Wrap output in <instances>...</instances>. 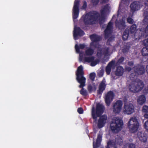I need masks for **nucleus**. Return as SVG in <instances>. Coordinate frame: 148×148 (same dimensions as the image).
<instances>
[{
	"label": "nucleus",
	"instance_id": "8",
	"mask_svg": "<svg viewBox=\"0 0 148 148\" xmlns=\"http://www.w3.org/2000/svg\"><path fill=\"white\" fill-rule=\"evenodd\" d=\"M134 111V107L133 104L130 103H125L124 105L123 112L127 114H131Z\"/></svg>",
	"mask_w": 148,
	"mask_h": 148
},
{
	"label": "nucleus",
	"instance_id": "33",
	"mask_svg": "<svg viewBox=\"0 0 148 148\" xmlns=\"http://www.w3.org/2000/svg\"><path fill=\"white\" fill-rule=\"evenodd\" d=\"M82 88L80 91V93L82 95L84 96H86L88 95V93L86 90H85L83 87H81Z\"/></svg>",
	"mask_w": 148,
	"mask_h": 148
},
{
	"label": "nucleus",
	"instance_id": "51",
	"mask_svg": "<svg viewBox=\"0 0 148 148\" xmlns=\"http://www.w3.org/2000/svg\"><path fill=\"white\" fill-rule=\"evenodd\" d=\"M144 92L145 93H148V86L145 88L144 90Z\"/></svg>",
	"mask_w": 148,
	"mask_h": 148
},
{
	"label": "nucleus",
	"instance_id": "38",
	"mask_svg": "<svg viewBox=\"0 0 148 148\" xmlns=\"http://www.w3.org/2000/svg\"><path fill=\"white\" fill-rule=\"evenodd\" d=\"M99 1V0H91V2L93 6L97 5Z\"/></svg>",
	"mask_w": 148,
	"mask_h": 148
},
{
	"label": "nucleus",
	"instance_id": "21",
	"mask_svg": "<svg viewBox=\"0 0 148 148\" xmlns=\"http://www.w3.org/2000/svg\"><path fill=\"white\" fill-rule=\"evenodd\" d=\"M106 87V85L105 82L102 81L100 84L99 89L97 91V93L99 95H101L103 91L105 90Z\"/></svg>",
	"mask_w": 148,
	"mask_h": 148
},
{
	"label": "nucleus",
	"instance_id": "55",
	"mask_svg": "<svg viewBox=\"0 0 148 148\" xmlns=\"http://www.w3.org/2000/svg\"><path fill=\"white\" fill-rule=\"evenodd\" d=\"M108 0H102V3H106L107 1H108Z\"/></svg>",
	"mask_w": 148,
	"mask_h": 148
},
{
	"label": "nucleus",
	"instance_id": "47",
	"mask_svg": "<svg viewBox=\"0 0 148 148\" xmlns=\"http://www.w3.org/2000/svg\"><path fill=\"white\" fill-rule=\"evenodd\" d=\"M128 148H135V145L133 143H130L128 144Z\"/></svg>",
	"mask_w": 148,
	"mask_h": 148
},
{
	"label": "nucleus",
	"instance_id": "31",
	"mask_svg": "<svg viewBox=\"0 0 148 148\" xmlns=\"http://www.w3.org/2000/svg\"><path fill=\"white\" fill-rule=\"evenodd\" d=\"M95 60V57L91 56L88 57H85L84 58V60L85 62L88 63L91 62Z\"/></svg>",
	"mask_w": 148,
	"mask_h": 148
},
{
	"label": "nucleus",
	"instance_id": "14",
	"mask_svg": "<svg viewBox=\"0 0 148 148\" xmlns=\"http://www.w3.org/2000/svg\"><path fill=\"white\" fill-rule=\"evenodd\" d=\"M85 34L83 31L79 27L75 28L73 31V36L75 40L77 39V36H82Z\"/></svg>",
	"mask_w": 148,
	"mask_h": 148
},
{
	"label": "nucleus",
	"instance_id": "23",
	"mask_svg": "<svg viewBox=\"0 0 148 148\" xmlns=\"http://www.w3.org/2000/svg\"><path fill=\"white\" fill-rule=\"evenodd\" d=\"M115 61L112 60L108 64L106 68V72L108 75L110 74L112 67L114 65Z\"/></svg>",
	"mask_w": 148,
	"mask_h": 148
},
{
	"label": "nucleus",
	"instance_id": "30",
	"mask_svg": "<svg viewBox=\"0 0 148 148\" xmlns=\"http://www.w3.org/2000/svg\"><path fill=\"white\" fill-rule=\"evenodd\" d=\"M141 53L143 56L148 55V47H144L142 49Z\"/></svg>",
	"mask_w": 148,
	"mask_h": 148
},
{
	"label": "nucleus",
	"instance_id": "41",
	"mask_svg": "<svg viewBox=\"0 0 148 148\" xmlns=\"http://www.w3.org/2000/svg\"><path fill=\"white\" fill-rule=\"evenodd\" d=\"M143 112H145L146 113L148 112V106H144L142 109Z\"/></svg>",
	"mask_w": 148,
	"mask_h": 148
},
{
	"label": "nucleus",
	"instance_id": "53",
	"mask_svg": "<svg viewBox=\"0 0 148 148\" xmlns=\"http://www.w3.org/2000/svg\"><path fill=\"white\" fill-rule=\"evenodd\" d=\"M133 76H134V77H133V78H135V77H135L136 76L134 75V74L133 73H131V74L130 75V78H131V77H133Z\"/></svg>",
	"mask_w": 148,
	"mask_h": 148
},
{
	"label": "nucleus",
	"instance_id": "32",
	"mask_svg": "<svg viewBox=\"0 0 148 148\" xmlns=\"http://www.w3.org/2000/svg\"><path fill=\"white\" fill-rule=\"evenodd\" d=\"M96 88L95 85H92L91 84H89L88 86V90L90 92H91L93 90H95Z\"/></svg>",
	"mask_w": 148,
	"mask_h": 148
},
{
	"label": "nucleus",
	"instance_id": "25",
	"mask_svg": "<svg viewBox=\"0 0 148 148\" xmlns=\"http://www.w3.org/2000/svg\"><path fill=\"white\" fill-rule=\"evenodd\" d=\"M94 52V50L91 47L87 48L85 51V55L86 56H91Z\"/></svg>",
	"mask_w": 148,
	"mask_h": 148
},
{
	"label": "nucleus",
	"instance_id": "56",
	"mask_svg": "<svg viewBox=\"0 0 148 148\" xmlns=\"http://www.w3.org/2000/svg\"><path fill=\"white\" fill-rule=\"evenodd\" d=\"M146 70L147 72V74H148V65H147L146 67Z\"/></svg>",
	"mask_w": 148,
	"mask_h": 148
},
{
	"label": "nucleus",
	"instance_id": "35",
	"mask_svg": "<svg viewBox=\"0 0 148 148\" xmlns=\"http://www.w3.org/2000/svg\"><path fill=\"white\" fill-rule=\"evenodd\" d=\"M109 48L108 47H105L103 49V54L106 56H107L109 53Z\"/></svg>",
	"mask_w": 148,
	"mask_h": 148
},
{
	"label": "nucleus",
	"instance_id": "10",
	"mask_svg": "<svg viewBox=\"0 0 148 148\" xmlns=\"http://www.w3.org/2000/svg\"><path fill=\"white\" fill-rule=\"evenodd\" d=\"M125 72V70L123 67L121 66H117L116 70L114 72L115 76L111 74V77L113 79H116L118 77H117L116 76H117L118 77L122 76Z\"/></svg>",
	"mask_w": 148,
	"mask_h": 148
},
{
	"label": "nucleus",
	"instance_id": "57",
	"mask_svg": "<svg viewBox=\"0 0 148 148\" xmlns=\"http://www.w3.org/2000/svg\"><path fill=\"white\" fill-rule=\"evenodd\" d=\"M147 148H148V146H147Z\"/></svg>",
	"mask_w": 148,
	"mask_h": 148
},
{
	"label": "nucleus",
	"instance_id": "42",
	"mask_svg": "<svg viewBox=\"0 0 148 148\" xmlns=\"http://www.w3.org/2000/svg\"><path fill=\"white\" fill-rule=\"evenodd\" d=\"M125 60V58L123 57H121L118 60V62L120 64H121Z\"/></svg>",
	"mask_w": 148,
	"mask_h": 148
},
{
	"label": "nucleus",
	"instance_id": "20",
	"mask_svg": "<svg viewBox=\"0 0 148 148\" xmlns=\"http://www.w3.org/2000/svg\"><path fill=\"white\" fill-rule=\"evenodd\" d=\"M137 136L140 140L141 142H145L147 141V137L144 132H138L137 133Z\"/></svg>",
	"mask_w": 148,
	"mask_h": 148
},
{
	"label": "nucleus",
	"instance_id": "43",
	"mask_svg": "<svg viewBox=\"0 0 148 148\" xmlns=\"http://www.w3.org/2000/svg\"><path fill=\"white\" fill-rule=\"evenodd\" d=\"M77 112L79 114H82L83 113L84 110L82 108H78L77 110Z\"/></svg>",
	"mask_w": 148,
	"mask_h": 148
},
{
	"label": "nucleus",
	"instance_id": "1",
	"mask_svg": "<svg viewBox=\"0 0 148 148\" xmlns=\"http://www.w3.org/2000/svg\"><path fill=\"white\" fill-rule=\"evenodd\" d=\"M104 110V107L101 104L97 103L96 105V110L93 107L92 110L91 114L92 118L94 120V121L97 120V117H100L97 123V126L99 128L104 127L106 123L107 116L104 115L101 116Z\"/></svg>",
	"mask_w": 148,
	"mask_h": 148
},
{
	"label": "nucleus",
	"instance_id": "37",
	"mask_svg": "<svg viewBox=\"0 0 148 148\" xmlns=\"http://www.w3.org/2000/svg\"><path fill=\"white\" fill-rule=\"evenodd\" d=\"M96 74L95 73H92L90 74L89 77L92 81H94L95 77Z\"/></svg>",
	"mask_w": 148,
	"mask_h": 148
},
{
	"label": "nucleus",
	"instance_id": "15",
	"mask_svg": "<svg viewBox=\"0 0 148 148\" xmlns=\"http://www.w3.org/2000/svg\"><path fill=\"white\" fill-rule=\"evenodd\" d=\"M115 25L117 28L121 30L124 29L126 27L125 21L123 19L116 21Z\"/></svg>",
	"mask_w": 148,
	"mask_h": 148
},
{
	"label": "nucleus",
	"instance_id": "40",
	"mask_svg": "<svg viewBox=\"0 0 148 148\" xmlns=\"http://www.w3.org/2000/svg\"><path fill=\"white\" fill-rule=\"evenodd\" d=\"M129 47L127 46L125 47L122 49V52L123 53H126L129 51Z\"/></svg>",
	"mask_w": 148,
	"mask_h": 148
},
{
	"label": "nucleus",
	"instance_id": "34",
	"mask_svg": "<svg viewBox=\"0 0 148 148\" xmlns=\"http://www.w3.org/2000/svg\"><path fill=\"white\" fill-rule=\"evenodd\" d=\"M97 42H92L90 44V46L93 47L95 49L97 48L99 45V44L97 43Z\"/></svg>",
	"mask_w": 148,
	"mask_h": 148
},
{
	"label": "nucleus",
	"instance_id": "45",
	"mask_svg": "<svg viewBox=\"0 0 148 148\" xmlns=\"http://www.w3.org/2000/svg\"><path fill=\"white\" fill-rule=\"evenodd\" d=\"M145 128L148 131V120L146 121L144 124Z\"/></svg>",
	"mask_w": 148,
	"mask_h": 148
},
{
	"label": "nucleus",
	"instance_id": "4",
	"mask_svg": "<svg viewBox=\"0 0 148 148\" xmlns=\"http://www.w3.org/2000/svg\"><path fill=\"white\" fill-rule=\"evenodd\" d=\"M76 75V79L78 83L80 84L79 87H83L85 86L86 78L84 76V72L82 65L78 67Z\"/></svg>",
	"mask_w": 148,
	"mask_h": 148
},
{
	"label": "nucleus",
	"instance_id": "3",
	"mask_svg": "<svg viewBox=\"0 0 148 148\" xmlns=\"http://www.w3.org/2000/svg\"><path fill=\"white\" fill-rule=\"evenodd\" d=\"M144 86V84L141 80L138 79H133L129 85V90L132 92H136L141 90Z\"/></svg>",
	"mask_w": 148,
	"mask_h": 148
},
{
	"label": "nucleus",
	"instance_id": "27",
	"mask_svg": "<svg viewBox=\"0 0 148 148\" xmlns=\"http://www.w3.org/2000/svg\"><path fill=\"white\" fill-rule=\"evenodd\" d=\"M137 26L135 24H133L131 25L129 29V32L130 34H135L137 31Z\"/></svg>",
	"mask_w": 148,
	"mask_h": 148
},
{
	"label": "nucleus",
	"instance_id": "22",
	"mask_svg": "<svg viewBox=\"0 0 148 148\" xmlns=\"http://www.w3.org/2000/svg\"><path fill=\"white\" fill-rule=\"evenodd\" d=\"M102 135L100 134H98L96 142L93 143V148H97L100 145L101 142L102 140Z\"/></svg>",
	"mask_w": 148,
	"mask_h": 148
},
{
	"label": "nucleus",
	"instance_id": "44",
	"mask_svg": "<svg viewBox=\"0 0 148 148\" xmlns=\"http://www.w3.org/2000/svg\"><path fill=\"white\" fill-rule=\"evenodd\" d=\"M104 71H100L97 74V75L99 77H101L103 75Z\"/></svg>",
	"mask_w": 148,
	"mask_h": 148
},
{
	"label": "nucleus",
	"instance_id": "49",
	"mask_svg": "<svg viewBox=\"0 0 148 148\" xmlns=\"http://www.w3.org/2000/svg\"><path fill=\"white\" fill-rule=\"evenodd\" d=\"M82 8L84 9H85L87 7V3L85 1L84 2L83 5L82 6Z\"/></svg>",
	"mask_w": 148,
	"mask_h": 148
},
{
	"label": "nucleus",
	"instance_id": "18",
	"mask_svg": "<svg viewBox=\"0 0 148 148\" xmlns=\"http://www.w3.org/2000/svg\"><path fill=\"white\" fill-rule=\"evenodd\" d=\"M130 7L131 11L134 12L140 9V3L137 1H134L131 4Z\"/></svg>",
	"mask_w": 148,
	"mask_h": 148
},
{
	"label": "nucleus",
	"instance_id": "54",
	"mask_svg": "<svg viewBox=\"0 0 148 148\" xmlns=\"http://www.w3.org/2000/svg\"><path fill=\"white\" fill-rule=\"evenodd\" d=\"M144 116L145 118L148 119V112L145 114Z\"/></svg>",
	"mask_w": 148,
	"mask_h": 148
},
{
	"label": "nucleus",
	"instance_id": "52",
	"mask_svg": "<svg viewBox=\"0 0 148 148\" xmlns=\"http://www.w3.org/2000/svg\"><path fill=\"white\" fill-rule=\"evenodd\" d=\"M101 51V50H100V52H97V54L99 55L100 56H101L102 54V52Z\"/></svg>",
	"mask_w": 148,
	"mask_h": 148
},
{
	"label": "nucleus",
	"instance_id": "5",
	"mask_svg": "<svg viewBox=\"0 0 148 148\" xmlns=\"http://www.w3.org/2000/svg\"><path fill=\"white\" fill-rule=\"evenodd\" d=\"M143 16L144 18L143 22L144 25H147V26L143 29L141 28L140 30L141 32V37L146 38L148 36V7H146L144 9Z\"/></svg>",
	"mask_w": 148,
	"mask_h": 148
},
{
	"label": "nucleus",
	"instance_id": "9",
	"mask_svg": "<svg viewBox=\"0 0 148 148\" xmlns=\"http://www.w3.org/2000/svg\"><path fill=\"white\" fill-rule=\"evenodd\" d=\"M113 111L116 114H119L122 109L123 102L120 100H117L115 103H113Z\"/></svg>",
	"mask_w": 148,
	"mask_h": 148
},
{
	"label": "nucleus",
	"instance_id": "11",
	"mask_svg": "<svg viewBox=\"0 0 148 148\" xmlns=\"http://www.w3.org/2000/svg\"><path fill=\"white\" fill-rule=\"evenodd\" d=\"M79 1L75 0V1L73 9V19H77L78 16L79 14Z\"/></svg>",
	"mask_w": 148,
	"mask_h": 148
},
{
	"label": "nucleus",
	"instance_id": "13",
	"mask_svg": "<svg viewBox=\"0 0 148 148\" xmlns=\"http://www.w3.org/2000/svg\"><path fill=\"white\" fill-rule=\"evenodd\" d=\"M114 97V94L112 91H109L106 94L105 100L107 106H109L110 105L111 102L113 99Z\"/></svg>",
	"mask_w": 148,
	"mask_h": 148
},
{
	"label": "nucleus",
	"instance_id": "36",
	"mask_svg": "<svg viewBox=\"0 0 148 148\" xmlns=\"http://www.w3.org/2000/svg\"><path fill=\"white\" fill-rule=\"evenodd\" d=\"M99 60L98 59H95L91 62L90 65L92 66H95L99 63Z\"/></svg>",
	"mask_w": 148,
	"mask_h": 148
},
{
	"label": "nucleus",
	"instance_id": "17",
	"mask_svg": "<svg viewBox=\"0 0 148 148\" xmlns=\"http://www.w3.org/2000/svg\"><path fill=\"white\" fill-rule=\"evenodd\" d=\"M112 23L110 21L109 22L104 31V38L105 39L108 38L111 34V29L112 28Z\"/></svg>",
	"mask_w": 148,
	"mask_h": 148
},
{
	"label": "nucleus",
	"instance_id": "48",
	"mask_svg": "<svg viewBox=\"0 0 148 148\" xmlns=\"http://www.w3.org/2000/svg\"><path fill=\"white\" fill-rule=\"evenodd\" d=\"M127 64L130 66H132L134 65L133 61H129L127 63Z\"/></svg>",
	"mask_w": 148,
	"mask_h": 148
},
{
	"label": "nucleus",
	"instance_id": "19",
	"mask_svg": "<svg viewBox=\"0 0 148 148\" xmlns=\"http://www.w3.org/2000/svg\"><path fill=\"white\" fill-rule=\"evenodd\" d=\"M110 7L108 4H107L105 5L103 8L100 10V13L101 14V17L99 19L100 21H102L105 19V16L107 12L109 10Z\"/></svg>",
	"mask_w": 148,
	"mask_h": 148
},
{
	"label": "nucleus",
	"instance_id": "6",
	"mask_svg": "<svg viewBox=\"0 0 148 148\" xmlns=\"http://www.w3.org/2000/svg\"><path fill=\"white\" fill-rule=\"evenodd\" d=\"M127 126L130 131L132 133L136 132L139 127V123L136 117L131 118L128 122Z\"/></svg>",
	"mask_w": 148,
	"mask_h": 148
},
{
	"label": "nucleus",
	"instance_id": "12",
	"mask_svg": "<svg viewBox=\"0 0 148 148\" xmlns=\"http://www.w3.org/2000/svg\"><path fill=\"white\" fill-rule=\"evenodd\" d=\"M122 140L121 138L116 139L115 142L110 140L107 143L106 148H117L116 144L121 145L122 144Z\"/></svg>",
	"mask_w": 148,
	"mask_h": 148
},
{
	"label": "nucleus",
	"instance_id": "2",
	"mask_svg": "<svg viewBox=\"0 0 148 148\" xmlns=\"http://www.w3.org/2000/svg\"><path fill=\"white\" fill-rule=\"evenodd\" d=\"M100 17V14L98 12L90 11L87 13L85 16H83L84 23L86 25L95 24Z\"/></svg>",
	"mask_w": 148,
	"mask_h": 148
},
{
	"label": "nucleus",
	"instance_id": "28",
	"mask_svg": "<svg viewBox=\"0 0 148 148\" xmlns=\"http://www.w3.org/2000/svg\"><path fill=\"white\" fill-rule=\"evenodd\" d=\"M130 34L129 32V29L126 28L123 32L122 35V38L124 40H127L129 36V34Z\"/></svg>",
	"mask_w": 148,
	"mask_h": 148
},
{
	"label": "nucleus",
	"instance_id": "24",
	"mask_svg": "<svg viewBox=\"0 0 148 148\" xmlns=\"http://www.w3.org/2000/svg\"><path fill=\"white\" fill-rule=\"evenodd\" d=\"M90 38L93 42H98L101 39V37L96 34H93L90 35Z\"/></svg>",
	"mask_w": 148,
	"mask_h": 148
},
{
	"label": "nucleus",
	"instance_id": "16",
	"mask_svg": "<svg viewBox=\"0 0 148 148\" xmlns=\"http://www.w3.org/2000/svg\"><path fill=\"white\" fill-rule=\"evenodd\" d=\"M134 68V72L138 75H142L145 72V67L142 65H138Z\"/></svg>",
	"mask_w": 148,
	"mask_h": 148
},
{
	"label": "nucleus",
	"instance_id": "26",
	"mask_svg": "<svg viewBox=\"0 0 148 148\" xmlns=\"http://www.w3.org/2000/svg\"><path fill=\"white\" fill-rule=\"evenodd\" d=\"M145 101L146 98L144 95H141L139 96L137 99L138 103L140 105H143Z\"/></svg>",
	"mask_w": 148,
	"mask_h": 148
},
{
	"label": "nucleus",
	"instance_id": "50",
	"mask_svg": "<svg viewBox=\"0 0 148 148\" xmlns=\"http://www.w3.org/2000/svg\"><path fill=\"white\" fill-rule=\"evenodd\" d=\"M125 69L128 71H131L132 70V68L129 66H126L125 67Z\"/></svg>",
	"mask_w": 148,
	"mask_h": 148
},
{
	"label": "nucleus",
	"instance_id": "39",
	"mask_svg": "<svg viewBox=\"0 0 148 148\" xmlns=\"http://www.w3.org/2000/svg\"><path fill=\"white\" fill-rule=\"evenodd\" d=\"M127 23L130 24H133L134 22L133 19L130 17H128L127 18Z\"/></svg>",
	"mask_w": 148,
	"mask_h": 148
},
{
	"label": "nucleus",
	"instance_id": "7",
	"mask_svg": "<svg viewBox=\"0 0 148 148\" xmlns=\"http://www.w3.org/2000/svg\"><path fill=\"white\" fill-rule=\"evenodd\" d=\"M123 125V121L118 117H116L114 121H112L110 124L111 129L113 131L118 132L121 130Z\"/></svg>",
	"mask_w": 148,
	"mask_h": 148
},
{
	"label": "nucleus",
	"instance_id": "46",
	"mask_svg": "<svg viewBox=\"0 0 148 148\" xmlns=\"http://www.w3.org/2000/svg\"><path fill=\"white\" fill-rule=\"evenodd\" d=\"M143 43L144 45L146 47H148V39H145L143 42Z\"/></svg>",
	"mask_w": 148,
	"mask_h": 148
},
{
	"label": "nucleus",
	"instance_id": "29",
	"mask_svg": "<svg viewBox=\"0 0 148 148\" xmlns=\"http://www.w3.org/2000/svg\"><path fill=\"white\" fill-rule=\"evenodd\" d=\"M85 45L84 44H80L79 45H76L75 46V48L77 53H79L80 52V49H83L85 47Z\"/></svg>",
	"mask_w": 148,
	"mask_h": 148
}]
</instances>
